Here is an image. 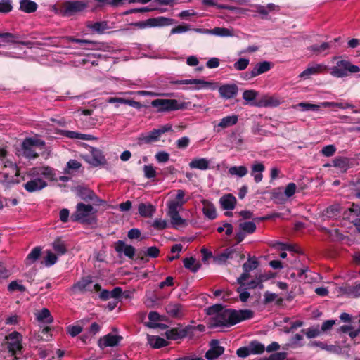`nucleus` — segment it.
<instances>
[{"instance_id":"obj_32","label":"nucleus","mask_w":360,"mask_h":360,"mask_svg":"<svg viewBox=\"0 0 360 360\" xmlns=\"http://www.w3.org/2000/svg\"><path fill=\"white\" fill-rule=\"evenodd\" d=\"M281 102L276 96H266L260 101L259 106L274 108L278 106Z\"/></svg>"},{"instance_id":"obj_34","label":"nucleus","mask_w":360,"mask_h":360,"mask_svg":"<svg viewBox=\"0 0 360 360\" xmlns=\"http://www.w3.org/2000/svg\"><path fill=\"white\" fill-rule=\"evenodd\" d=\"M294 109L300 108L302 111H319L321 108H323L321 103L320 104H312L309 103H299L292 106Z\"/></svg>"},{"instance_id":"obj_37","label":"nucleus","mask_w":360,"mask_h":360,"mask_svg":"<svg viewBox=\"0 0 360 360\" xmlns=\"http://www.w3.org/2000/svg\"><path fill=\"white\" fill-rule=\"evenodd\" d=\"M203 213L210 219H214L217 217V212L215 207L213 204L204 200L203 201Z\"/></svg>"},{"instance_id":"obj_17","label":"nucleus","mask_w":360,"mask_h":360,"mask_svg":"<svg viewBox=\"0 0 360 360\" xmlns=\"http://www.w3.org/2000/svg\"><path fill=\"white\" fill-rule=\"evenodd\" d=\"M210 345V349L205 354L207 359L214 360L224 353V348L219 345L217 340H212Z\"/></svg>"},{"instance_id":"obj_43","label":"nucleus","mask_w":360,"mask_h":360,"mask_svg":"<svg viewBox=\"0 0 360 360\" xmlns=\"http://www.w3.org/2000/svg\"><path fill=\"white\" fill-rule=\"evenodd\" d=\"M270 69L271 63L268 61L258 63L253 68L255 74H256L257 76L269 71Z\"/></svg>"},{"instance_id":"obj_13","label":"nucleus","mask_w":360,"mask_h":360,"mask_svg":"<svg viewBox=\"0 0 360 360\" xmlns=\"http://www.w3.org/2000/svg\"><path fill=\"white\" fill-rule=\"evenodd\" d=\"M122 340V337L120 335L108 333L99 338L98 346L102 349L108 347H115L119 345Z\"/></svg>"},{"instance_id":"obj_44","label":"nucleus","mask_w":360,"mask_h":360,"mask_svg":"<svg viewBox=\"0 0 360 360\" xmlns=\"http://www.w3.org/2000/svg\"><path fill=\"white\" fill-rule=\"evenodd\" d=\"M249 347L252 354H260L265 350L264 345L257 340L251 341L249 344Z\"/></svg>"},{"instance_id":"obj_7","label":"nucleus","mask_w":360,"mask_h":360,"mask_svg":"<svg viewBox=\"0 0 360 360\" xmlns=\"http://www.w3.org/2000/svg\"><path fill=\"white\" fill-rule=\"evenodd\" d=\"M87 6V2L84 1H67L63 5V11L65 15L70 16L83 11Z\"/></svg>"},{"instance_id":"obj_29","label":"nucleus","mask_w":360,"mask_h":360,"mask_svg":"<svg viewBox=\"0 0 360 360\" xmlns=\"http://www.w3.org/2000/svg\"><path fill=\"white\" fill-rule=\"evenodd\" d=\"M61 134L65 137L70 138V139H81V140H92L94 139V137L91 135L89 134H84L81 133H78L73 131H69V130H63L61 131Z\"/></svg>"},{"instance_id":"obj_38","label":"nucleus","mask_w":360,"mask_h":360,"mask_svg":"<svg viewBox=\"0 0 360 360\" xmlns=\"http://www.w3.org/2000/svg\"><path fill=\"white\" fill-rule=\"evenodd\" d=\"M68 41L73 43H77L80 44L81 48L87 50L93 49L96 44V43L93 41L77 39L72 37H68Z\"/></svg>"},{"instance_id":"obj_12","label":"nucleus","mask_w":360,"mask_h":360,"mask_svg":"<svg viewBox=\"0 0 360 360\" xmlns=\"http://www.w3.org/2000/svg\"><path fill=\"white\" fill-rule=\"evenodd\" d=\"M167 314L175 319L183 318L186 312V307L178 302H170L165 307Z\"/></svg>"},{"instance_id":"obj_24","label":"nucleus","mask_w":360,"mask_h":360,"mask_svg":"<svg viewBox=\"0 0 360 360\" xmlns=\"http://www.w3.org/2000/svg\"><path fill=\"white\" fill-rule=\"evenodd\" d=\"M265 167L262 162H255L251 167V175L256 183H259L263 179L262 172Z\"/></svg>"},{"instance_id":"obj_55","label":"nucleus","mask_w":360,"mask_h":360,"mask_svg":"<svg viewBox=\"0 0 360 360\" xmlns=\"http://www.w3.org/2000/svg\"><path fill=\"white\" fill-rule=\"evenodd\" d=\"M37 174L43 175L47 178L52 179L54 176V171L49 167H44L37 169Z\"/></svg>"},{"instance_id":"obj_1","label":"nucleus","mask_w":360,"mask_h":360,"mask_svg":"<svg viewBox=\"0 0 360 360\" xmlns=\"http://www.w3.org/2000/svg\"><path fill=\"white\" fill-rule=\"evenodd\" d=\"M207 314L213 316L210 318L211 328L218 326H230L240 321L253 317L254 313L250 309L235 310L224 309L221 304H215L207 309Z\"/></svg>"},{"instance_id":"obj_36","label":"nucleus","mask_w":360,"mask_h":360,"mask_svg":"<svg viewBox=\"0 0 360 360\" xmlns=\"http://www.w3.org/2000/svg\"><path fill=\"white\" fill-rule=\"evenodd\" d=\"M41 252V248L39 246L35 247L27 255L25 259L26 265H31L34 264L37 259H39Z\"/></svg>"},{"instance_id":"obj_9","label":"nucleus","mask_w":360,"mask_h":360,"mask_svg":"<svg viewBox=\"0 0 360 360\" xmlns=\"http://www.w3.org/2000/svg\"><path fill=\"white\" fill-rule=\"evenodd\" d=\"M180 209H181L180 203H168V215L174 226H181L185 223V220L179 214Z\"/></svg>"},{"instance_id":"obj_19","label":"nucleus","mask_w":360,"mask_h":360,"mask_svg":"<svg viewBox=\"0 0 360 360\" xmlns=\"http://www.w3.org/2000/svg\"><path fill=\"white\" fill-rule=\"evenodd\" d=\"M115 250L118 253H123L126 257L129 259H133L135 255V248L131 245L126 244L122 240H118L116 243Z\"/></svg>"},{"instance_id":"obj_57","label":"nucleus","mask_w":360,"mask_h":360,"mask_svg":"<svg viewBox=\"0 0 360 360\" xmlns=\"http://www.w3.org/2000/svg\"><path fill=\"white\" fill-rule=\"evenodd\" d=\"M249 65V60L247 58H239L233 65L237 70H244Z\"/></svg>"},{"instance_id":"obj_41","label":"nucleus","mask_w":360,"mask_h":360,"mask_svg":"<svg viewBox=\"0 0 360 360\" xmlns=\"http://www.w3.org/2000/svg\"><path fill=\"white\" fill-rule=\"evenodd\" d=\"M248 172V168L245 166H233L229 169V173L231 176H236L238 177H243Z\"/></svg>"},{"instance_id":"obj_59","label":"nucleus","mask_w":360,"mask_h":360,"mask_svg":"<svg viewBox=\"0 0 360 360\" xmlns=\"http://www.w3.org/2000/svg\"><path fill=\"white\" fill-rule=\"evenodd\" d=\"M184 196H185V191L184 190L179 189L177 191L176 199L174 200H172V201L169 202L168 203H178V204L180 203L181 208L183 205L186 202V200H185L184 199Z\"/></svg>"},{"instance_id":"obj_5","label":"nucleus","mask_w":360,"mask_h":360,"mask_svg":"<svg viewBox=\"0 0 360 360\" xmlns=\"http://www.w3.org/2000/svg\"><path fill=\"white\" fill-rule=\"evenodd\" d=\"M174 84H195L194 87L191 89L199 90L202 89H210L215 90L217 89V84L215 82L205 81L200 79H184V80H175L171 82Z\"/></svg>"},{"instance_id":"obj_53","label":"nucleus","mask_w":360,"mask_h":360,"mask_svg":"<svg viewBox=\"0 0 360 360\" xmlns=\"http://www.w3.org/2000/svg\"><path fill=\"white\" fill-rule=\"evenodd\" d=\"M210 32L220 37H229L232 35L231 32L229 29L224 27H215L210 30Z\"/></svg>"},{"instance_id":"obj_42","label":"nucleus","mask_w":360,"mask_h":360,"mask_svg":"<svg viewBox=\"0 0 360 360\" xmlns=\"http://www.w3.org/2000/svg\"><path fill=\"white\" fill-rule=\"evenodd\" d=\"M87 27L98 34L103 33L105 30L108 29L107 22H96L94 23L89 22Z\"/></svg>"},{"instance_id":"obj_23","label":"nucleus","mask_w":360,"mask_h":360,"mask_svg":"<svg viewBox=\"0 0 360 360\" xmlns=\"http://www.w3.org/2000/svg\"><path fill=\"white\" fill-rule=\"evenodd\" d=\"M219 202L224 210H232L235 208L236 198L232 194H226L220 198Z\"/></svg>"},{"instance_id":"obj_21","label":"nucleus","mask_w":360,"mask_h":360,"mask_svg":"<svg viewBox=\"0 0 360 360\" xmlns=\"http://www.w3.org/2000/svg\"><path fill=\"white\" fill-rule=\"evenodd\" d=\"M160 137L158 132L155 129L148 133L141 134L138 138V143L140 145L151 143L159 140Z\"/></svg>"},{"instance_id":"obj_3","label":"nucleus","mask_w":360,"mask_h":360,"mask_svg":"<svg viewBox=\"0 0 360 360\" xmlns=\"http://www.w3.org/2000/svg\"><path fill=\"white\" fill-rule=\"evenodd\" d=\"M153 107L156 108L158 111H170L180 109H184L186 108V103H179L175 99H155L151 102Z\"/></svg>"},{"instance_id":"obj_50","label":"nucleus","mask_w":360,"mask_h":360,"mask_svg":"<svg viewBox=\"0 0 360 360\" xmlns=\"http://www.w3.org/2000/svg\"><path fill=\"white\" fill-rule=\"evenodd\" d=\"M239 228L241 231H244L245 233L250 234L255 231L256 225L252 221H246L240 224Z\"/></svg>"},{"instance_id":"obj_15","label":"nucleus","mask_w":360,"mask_h":360,"mask_svg":"<svg viewBox=\"0 0 360 360\" xmlns=\"http://www.w3.org/2000/svg\"><path fill=\"white\" fill-rule=\"evenodd\" d=\"M240 257L241 259H243L245 256L243 255H240L238 252H237L235 249L232 248H229L225 249L222 252L217 255L214 257V260L218 264H224L229 259H233L234 257Z\"/></svg>"},{"instance_id":"obj_45","label":"nucleus","mask_w":360,"mask_h":360,"mask_svg":"<svg viewBox=\"0 0 360 360\" xmlns=\"http://www.w3.org/2000/svg\"><path fill=\"white\" fill-rule=\"evenodd\" d=\"M184 264L186 269L191 270L193 272H196L200 268V264L196 263V260L193 257H187L184 259Z\"/></svg>"},{"instance_id":"obj_48","label":"nucleus","mask_w":360,"mask_h":360,"mask_svg":"<svg viewBox=\"0 0 360 360\" xmlns=\"http://www.w3.org/2000/svg\"><path fill=\"white\" fill-rule=\"evenodd\" d=\"M53 250L59 255H64L67 252V248L63 240L57 238L53 243Z\"/></svg>"},{"instance_id":"obj_6","label":"nucleus","mask_w":360,"mask_h":360,"mask_svg":"<svg viewBox=\"0 0 360 360\" xmlns=\"http://www.w3.org/2000/svg\"><path fill=\"white\" fill-rule=\"evenodd\" d=\"M93 210L92 205L79 202L77 205L76 211L71 216V220L72 221L85 222L93 212Z\"/></svg>"},{"instance_id":"obj_58","label":"nucleus","mask_w":360,"mask_h":360,"mask_svg":"<svg viewBox=\"0 0 360 360\" xmlns=\"http://www.w3.org/2000/svg\"><path fill=\"white\" fill-rule=\"evenodd\" d=\"M334 166L343 170L348 168V160L346 158H337L333 161Z\"/></svg>"},{"instance_id":"obj_8","label":"nucleus","mask_w":360,"mask_h":360,"mask_svg":"<svg viewBox=\"0 0 360 360\" xmlns=\"http://www.w3.org/2000/svg\"><path fill=\"white\" fill-rule=\"evenodd\" d=\"M6 339L8 340V349L13 355L15 354L18 352H20L22 349V335L17 332L14 331L6 336Z\"/></svg>"},{"instance_id":"obj_39","label":"nucleus","mask_w":360,"mask_h":360,"mask_svg":"<svg viewBox=\"0 0 360 360\" xmlns=\"http://www.w3.org/2000/svg\"><path fill=\"white\" fill-rule=\"evenodd\" d=\"M37 319L39 321H42L46 323H51L53 321V316L51 315L49 310L46 308H43L37 314Z\"/></svg>"},{"instance_id":"obj_16","label":"nucleus","mask_w":360,"mask_h":360,"mask_svg":"<svg viewBox=\"0 0 360 360\" xmlns=\"http://www.w3.org/2000/svg\"><path fill=\"white\" fill-rule=\"evenodd\" d=\"M327 69L328 66L324 64L309 65L307 69L300 74L299 77L307 79H309L311 75L322 73Z\"/></svg>"},{"instance_id":"obj_64","label":"nucleus","mask_w":360,"mask_h":360,"mask_svg":"<svg viewBox=\"0 0 360 360\" xmlns=\"http://www.w3.org/2000/svg\"><path fill=\"white\" fill-rule=\"evenodd\" d=\"M236 354L238 357L246 358L251 354L250 347L248 346L240 347L237 349Z\"/></svg>"},{"instance_id":"obj_25","label":"nucleus","mask_w":360,"mask_h":360,"mask_svg":"<svg viewBox=\"0 0 360 360\" xmlns=\"http://www.w3.org/2000/svg\"><path fill=\"white\" fill-rule=\"evenodd\" d=\"M150 22L151 27H165L174 24V20L164 16H159L157 18H150Z\"/></svg>"},{"instance_id":"obj_27","label":"nucleus","mask_w":360,"mask_h":360,"mask_svg":"<svg viewBox=\"0 0 360 360\" xmlns=\"http://www.w3.org/2000/svg\"><path fill=\"white\" fill-rule=\"evenodd\" d=\"M138 211L141 217H150L155 212V207L150 203H140Z\"/></svg>"},{"instance_id":"obj_28","label":"nucleus","mask_w":360,"mask_h":360,"mask_svg":"<svg viewBox=\"0 0 360 360\" xmlns=\"http://www.w3.org/2000/svg\"><path fill=\"white\" fill-rule=\"evenodd\" d=\"M309 345L311 347H319L322 349L326 350L331 353L338 354L341 351V348L340 347V346L333 345H328L324 342L320 341H313L309 344Z\"/></svg>"},{"instance_id":"obj_2","label":"nucleus","mask_w":360,"mask_h":360,"mask_svg":"<svg viewBox=\"0 0 360 360\" xmlns=\"http://www.w3.org/2000/svg\"><path fill=\"white\" fill-rule=\"evenodd\" d=\"M360 71L359 66L352 65L349 61L342 60L331 68L330 75L335 77H347L349 74Z\"/></svg>"},{"instance_id":"obj_40","label":"nucleus","mask_w":360,"mask_h":360,"mask_svg":"<svg viewBox=\"0 0 360 360\" xmlns=\"http://www.w3.org/2000/svg\"><path fill=\"white\" fill-rule=\"evenodd\" d=\"M148 343L153 348H161L167 345V341L158 336H148Z\"/></svg>"},{"instance_id":"obj_49","label":"nucleus","mask_w":360,"mask_h":360,"mask_svg":"<svg viewBox=\"0 0 360 360\" xmlns=\"http://www.w3.org/2000/svg\"><path fill=\"white\" fill-rule=\"evenodd\" d=\"M302 332L304 333L307 337L309 339L318 337L321 334V330L319 329L318 326H311L306 330L303 329L302 330Z\"/></svg>"},{"instance_id":"obj_33","label":"nucleus","mask_w":360,"mask_h":360,"mask_svg":"<svg viewBox=\"0 0 360 360\" xmlns=\"http://www.w3.org/2000/svg\"><path fill=\"white\" fill-rule=\"evenodd\" d=\"M37 4L31 0H20V9L25 13H30L37 9Z\"/></svg>"},{"instance_id":"obj_26","label":"nucleus","mask_w":360,"mask_h":360,"mask_svg":"<svg viewBox=\"0 0 360 360\" xmlns=\"http://www.w3.org/2000/svg\"><path fill=\"white\" fill-rule=\"evenodd\" d=\"M342 212V207L340 204L335 203L328 207L323 213V217L328 219L336 218L340 216Z\"/></svg>"},{"instance_id":"obj_56","label":"nucleus","mask_w":360,"mask_h":360,"mask_svg":"<svg viewBox=\"0 0 360 360\" xmlns=\"http://www.w3.org/2000/svg\"><path fill=\"white\" fill-rule=\"evenodd\" d=\"M143 172L144 176L147 179H152L156 176L157 172L153 166L149 165H144L143 167Z\"/></svg>"},{"instance_id":"obj_31","label":"nucleus","mask_w":360,"mask_h":360,"mask_svg":"<svg viewBox=\"0 0 360 360\" xmlns=\"http://www.w3.org/2000/svg\"><path fill=\"white\" fill-rule=\"evenodd\" d=\"M342 292L349 297L357 298L360 297V283L355 285H348L342 288Z\"/></svg>"},{"instance_id":"obj_35","label":"nucleus","mask_w":360,"mask_h":360,"mask_svg":"<svg viewBox=\"0 0 360 360\" xmlns=\"http://www.w3.org/2000/svg\"><path fill=\"white\" fill-rule=\"evenodd\" d=\"M238 122V116L236 115H229L223 117L217 125V127L225 129L231 126L235 125Z\"/></svg>"},{"instance_id":"obj_52","label":"nucleus","mask_w":360,"mask_h":360,"mask_svg":"<svg viewBox=\"0 0 360 360\" xmlns=\"http://www.w3.org/2000/svg\"><path fill=\"white\" fill-rule=\"evenodd\" d=\"M11 0H0V13H8L12 11Z\"/></svg>"},{"instance_id":"obj_47","label":"nucleus","mask_w":360,"mask_h":360,"mask_svg":"<svg viewBox=\"0 0 360 360\" xmlns=\"http://www.w3.org/2000/svg\"><path fill=\"white\" fill-rule=\"evenodd\" d=\"M323 108L336 107L341 109L353 108L354 105L348 103H336L325 101L321 103Z\"/></svg>"},{"instance_id":"obj_51","label":"nucleus","mask_w":360,"mask_h":360,"mask_svg":"<svg viewBox=\"0 0 360 360\" xmlns=\"http://www.w3.org/2000/svg\"><path fill=\"white\" fill-rule=\"evenodd\" d=\"M258 266V262L255 259L249 258L243 265V271H251Z\"/></svg>"},{"instance_id":"obj_10","label":"nucleus","mask_w":360,"mask_h":360,"mask_svg":"<svg viewBox=\"0 0 360 360\" xmlns=\"http://www.w3.org/2000/svg\"><path fill=\"white\" fill-rule=\"evenodd\" d=\"M4 168H9L10 169L9 172H3V175L4 177L3 184L5 185V186L8 187L10 184H13L16 182L13 179V178L14 176H18V170L16 165L14 164L13 162L8 160H6L4 162Z\"/></svg>"},{"instance_id":"obj_14","label":"nucleus","mask_w":360,"mask_h":360,"mask_svg":"<svg viewBox=\"0 0 360 360\" xmlns=\"http://www.w3.org/2000/svg\"><path fill=\"white\" fill-rule=\"evenodd\" d=\"M92 283L91 277L89 276L82 278L81 280L72 285L71 291L73 293L93 292V290L91 289Z\"/></svg>"},{"instance_id":"obj_11","label":"nucleus","mask_w":360,"mask_h":360,"mask_svg":"<svg viewBox=\"0 0 360 360\" xmlns=\"http://www.w3.org/2000/svg\"><path fill=\"white\" fill-rule=\"evenodd\" d=\"M85 160L94 167H98L106 164V159L102 151L95 148H91V155H86Z\"/></svg>"},{"instance_id":"obj_63","label":"nucleus","mask_w":360,"mask_h":360,"mask_svg":"<svg viewBox=\"0 0 360 360\" xmlns=\"http://www.w3.org/2000/svg\"><path fill=\"white\" fill-rule=\"evenodd\" d=\"M336 148L333 145H328L323 147L321 150V153L325 157H330L335 153Z\"/></svg>"},{"instance_id":"obj_20","label":"nucleus","mask_w":360,"mask_h":360,"mask_svg":"<svg viewBox=\"0 0 360 360\" xmlns=\"http://www.w3.org/2000/svg\"><path fill=\"white\" fill-rule=\"evenodd\" d=\"M47 186L46 181L41 179L37 178L27 181L25 185L24 188L28 192L32 193L37 191H40Z\"/></svg>"},{"instance_id":"obj_18","label":"nucleus","mask_w":360,"mask_h":360,"mask_svg":"<svg viewBox=\"0 0 360 360\" xmlns=\"http://www.w3.org/2000/svg\"><path fill=\"white\" fill-rule=\"evenodd\" d=\"M218 91L221 98L231 99L237 95L238 88L235 84H226L219 86Z\"/></svg>"},{"instance_id":"obj_61","label":"nucleus","mask_w":360,"mask_h":360,"mask_svg":"<svg viewBox=\"0 0 360 360\" xmlns=\"http://www.w3.org/2000/svg\"><path fill=\"white\" fill-rule=\"evenodd\" d=\"M257 96V92L255 90H245L243 94V98L247 101H254Z\"/></svg>"},{"instance_id":"obj_46","label":"nucleus","mask_w":360,"mask_h":360,"mask_svg":"<svg viewBox=\"0 0 360 360\" xmlns=\"http://www.w3.org/2000/svg\"><path fill=\"white\" fill-rule=\"evenodd\" d=\"M330 44L328 42H323L321 45L314 44L309 47V50L313 51L316 54H321L330 48Z\"/></svg>"},{"instance_id":"obj_62","label":"nucleus","mask_w":360,"mask_h":360,"mask_svg":"<svg viewBox=\"0 0 360 360\" xmlns=\"http://www.w3.org/2000/svg\"><path fill=\"white\" fill-rule=\"evenodd\" d=\"M297 186L295 183H289L285 189V195L288 198L292 197L296 191Z\"/></svg>"},{"instance_id":"obj_4","label":"nucleus","mask_w":360,"mask_h":360,"mask_svg":"<svg viewBox=\"0 0 360 360\" xmlns=\"http://www.w3.org/2000/svg\"><path fill=\"white\" fill-rule=\"evenodd\" d=\"M44 145V141L41 139L27 138L24 140L22 144V154L25 158L29 159L36 158L38 157V153L33 148L34 146L43 147Z\"/></svg>"},{"instance_id":"obj_30","label":"nucleus","mask_w":360,"mask_h":360,"mask_svg":"<svg viewBox=\"0 0 360 360\" xmlns=\"http://www.w3.org/2000/svg\"><path fill=\"white\" fill-rule=\"evenodd\" d=\"M210 162L207 158H195L193 159L189 163V167L191 169H198L201 170H205L208 169Z\"/></svg>"},{"instance_id":"obj_54","label":"nucleus","mask_w":360,"mask_h":360,"mask_svg":"<svg viewBox=\"0 0 360 360\" xmlns=\"http://www.w3.org/2000/svg\"><path fill=\"white\" fill-rule=\"evenodd\" d=\"M58 260L57 256L51 251L47 252V255L44 259V264L46 266L53 265Z\"/></svg>"},{"instance_id":"obj_22","label":"nucleus","mask_w":360,"mask_h":360,"mask_svg":"<svg viewBox=\"0 0 360 360\" xmlns=\"http://www.w3.org/2000/svg\"><path fill=\"white\" fill-rule=\"evenodd\" d=\"M188 332V328H172L165 332V336L170 340H178L186 337Z\"/></svg>"},{"instance_id":"obj_60","label":"nucleus","mask_w":360,"mask_h":360,"mask_svg":"<svg viewBox=\"0 0 360 360\" xmlns=\"http://www.w3.org/2000/svg\"><path fill=\"white\" fill-rule=\"evenodd\" d=\"M8 290L11 292L18 290L20 292L25 291V287L19 284L16 281L11 282L8 286Z\"/></svg>"}]
</instances>
